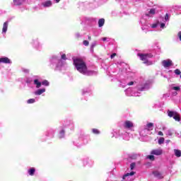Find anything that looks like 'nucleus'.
I'll use <instances>...</instances> for the list:
<instances>
[{
	"instance_id": "16",
	"label": "nucleus",
	"mask_w": 181,
	"mask_h": 181,
	"mask_svg": "<svg viewBox=\"0 0 181 181\" xmlns=\"http://www.w3.org/2000/svg\"><path fill=\"white\" fill-rule=\"evenodd\" d=\"M149 88V86L147 83H144V86L139 85L137 86V89L139 91H145V90H148Z\"/></svg>"
},
{
	"instance_id": "36",
	"label": "nucleus",
	"mask_w": 181,
	"mask_h": 181,
	"mask_svg": "<svg viewBox=\"0 0 181 181\" xmlns=\"http://www.w3.org/2000/svg\"><path fill=\"white\" fill-rule=\"evenodd\" d=\"M97 46V42H94L90 47L91 50H93V49Z\"/></svg>"
},
{
	"instance_id": "9",
	"label": "nucleus",
	"mask_w": 181,
	"mask_h": 181,
	"mask_svg": "<svg viewBox=\"0 0 181 181\" xmlns=\"http://www.w3.org/2000/svg\"><path fill=\"white\" fill-rule=\"evenodd\" d=\"M161 64L165 69H169L170 66L173 65V63L170 59H165L162 61Z\"/></svg>"
},
{
	"instance_id": "38",
	"label": "nucleus",
	"mask_w": 181,
	"mask_h": 181,
	"mask_svg": "<svg viewBox=\"0 0 181 181\" xmlns=\"http://www.w3.org/2000/svg\"><path fill=\"white\" fill-rule=\"evenodd\" d=\"M174 73H175V74H177V76H179V75L181 74V71H180V69H175V70L174 71Z\"/></svg>"
},
{
	"instance_id": "44",
	"label": "nucleus",
	"mask_w": 181,
	"mask_h": 181,
	"mask_svg": "<svg viewBox=\"0 0 181 181\" xmlns=\"http://www.w3.org/2000/svg\"><path fill=\"white\" fill-rule=\"evenodd\" d=\"M102 40H103V42H106L107 40H108V37H103V38H102Z\"/></svg>"
},
{
	"instance_id": "22",
	"label": "nucleus",
	"mask_w": 181,
	"mask_h": 181,
	"mask_svg": "<svg viewBox=\"0 0 181 181\" xmlns=\"http://www.w3.org/2000/svg\"><path fill=\"white\" fill-rule=\"evenodd\" d=\"M33 45L36 49H40V47H42V45H40V42H39V40H34L33 42Z\"/></svg>"
},
{
	"instance_id": "7",
	"label": "nucleus",
	"mask_w": 181,
	"mask_h": 181,
	"mask_svg": "<svg viewBox=\"0 0 181 181\" xmlns=\"http://www.w3.org/2000/svg\"><path fill=\"white\" fill-rule=\"evenodd\" d=\"M51 64H53L54 63H58L56 66V70H62L63 69V61L57 59V58H52Z\"/></svg>"
},
{
	"instance_id": "31",
	"label": "nucleus",
	"mask_w": 181,
	"mask_h": 181,
	"mask_svg": "<svg viewBox=\"0 0 181 181\" xmlns=\"http://www.w3.org/2000/svg\"><path fill=\"white\" fill-rule=\"evenodd\" d=\"M59 138H64V129H61L59 134Z\"/></svg>"
},
{
	"instance_id": "47",
	"label": "nucleus",
	"mask_w": 181,
	"mask_h": 181,
	"mask_svg": "<svg viewBox=\"0 0 181 181\" xmlns=\"http://www.w3.org/2000/svg\"><path fill=\"white\" fill-rule=\"evenodd\" d=\"M115 56H117V54H115V53L112 54L110 56L111 59H114Z\"/></svg>"
},
{
	"instance_id": "5",
	"label": "nucleus",
	"mask_w": 181,
	"mask_h": 181,
	"mask_svg": "<svg viewBox=\"0 0 181 181\" xmlns=\"http://www.w3.org/2000/svg\"><path fill=\"white\" fill-rule=\"evenodd\" d=\"M159 25L160 29H165V28H166V25H165V23H163L162 21L160 19H158L156 23H153V24H149L151 29H156V28H158Z\"/></svg>"
},
{
	"instance_id": "32",
	"label": "nucleus",
	"mask_w": 181,
	"mask_h": 181,
	"mask_svg": "<svg viewBox=\"0 0 181 181\" xmlns=\"http://www.w3.org/2000/svg\"><path fill=\"white\" fill-rule=\"evenodd\" d=\"M28 104H33L35 103H36V100L35 99H29L28 100H27Z\"/></svg>"
},
{
	"instance_id": "28",
	"label": "nucleus",
	"mask_w": 181,
	"mask_h": 181,
	"mask_svg": "<svg viewBox=\"0 0 181 181\" xmlns=\"http://www.w3.org/2000/svg\"><path fill=\"white\" fill-rule=\"evenodd\" d=\"M35 172H36L35 168H31L28 170V173L30 175V176H33V175H35Z\"/></svg>"
},
{
	"instance_id": "33",
	"label": "nucleus",
	"mask_w": 181,
	"mask_h": 181,
	"mask_svg": "<svg viewBox=\"0 0 181 181\" xmlns=\"http://www.w3.org/2000/svg\"><path fill=\"white\" fill-rule=\"evenodd\" d=\"M147 159H149L150 160H155V156L153 154L147 156Z\"/></svg>"
},
{
	"instance_id": "42",
	"label": "nucleus",
	"mask_w": 181,
	"mask_h": 181,
	"mask_svg": "<svg viewBox=\"0 0 181 181\" xmlns=\"http://www.w3.org/2000/svg\"><path fill=\"white\" fill-rule=\"evenodd\" d=\"M89 44H90V42H88V41H87V40L83 41L84 46H88Z\"/></svg>"
},
{
	"instance_id": "41",
	"label": "nucleus",
	"mask_w": 181,
	"mask_h": 181,
	"mask_svg": "<svg viewBox=\"0 0 181 181\" xmlns=\"http://www.w3.org/2000/svg\"><path fill=\"white\" fill-rule=\"evenodd\" d=\"M134 84H136V82L131 81L127 83V86H134Z\"/></svg>"
},
{
	"instance_id": "8",
	"label": "nucleus",
	"mask_w": 181,
	"mask_h": 181,
	"mask_svg": "<svg viewBox=\"0 0 181 181\" xmlns=\"http://www.w3.org/2000/svg\"><path fill=\"white\" fill-rule=\"evenodd\" d=\"M160 11V7H153L149 10L148 13L146 14V16H148L149 18H152L154 15H156Z\"/></svg>"
},
{
	"instance_id": "1",
	"label": "nucleus",
	"mask_w": 181,
	"mask_h": 181,
	"mask_svg": "<svg viewBox=\"0 0 181 181\" xmlns=\"http://www.w3.org/2000/svg\"><path fill=\"white\" fill-rule=\"evenodd\" d=\"M74 65L75 66L77 71L81 74H84L85 76H91L93 74V71H88L87 69V65L86 62L83 61V59L80 58H74Z\"/></svg>"
},
{
	"instance_id": "48",
	"label": "nucleus",
	"mask_w": 181,
	"mask_h": 181,
	"mask_svg": "<svg viewBox=\"0 0 181 181\" xmlns=\"http://www.w3.org/2000/svg\"><path fill=\"white\" fill-rule=\"evenodd\" d=\"M158 135H160V136H163V132H158Z\"/></svg>"
},
{
	"instance_id": "25",
	"label": "nucleus",
	"mask_w": 181,
	"mask_h": 181,
	"mask_svg": "<svg viewBox=\"0 0 181 181\" xmlns=\"http://www.w3.org/2000/svg\"><path fill=\"white\" fill-rule=\"evenodd\" d=\"M14 5H16L17 6H19L25 2V0H13Z\"/></svg>"
},
{
	"instance_id": "21",
	"label": "nucleus",
	"mask_w": 181,
	"mask_h": 181,
	"mask_svg": "<svg viewBox=\"0 0 181 181\" xmlns=\"http://www.w3.org/2000/svg\"><path fill=\"white\" fill-rule=\"evenodd\" d=\"M8 22L6 21L4 25H3V28H2V34L5 35L8 30Z\"/></svg>"
},
{
	"instance_id": "14",
	"label": "nucleus",
	"mask_w": 181,
	"mask_h": 181,
	"mask_svg": "<svg viewBox=\"0 0 181 181\" xmlns=\"http://www.w3.org/2000/svg\"><path fill=\"white\" fill-rule=\"evenodd\" d=\"M0 63H4V64H11L12 62L11 61V59H9V58L4 57L0 58Z\"/></svg>"
},
{
	"instance_id": "24",
	"label": "nucleus",
	"mask_w": 181,
	"mask_h": 181,
	"mask_svg": "<svg viewBox=\"0 0 181 181\" xmlns=\"http://www.w3.org/2000/svg\"><path fill=\"white\" fill-rule=\"evenodd\" d=\"M177 113V112L176 111H170V110L167 111V114H168V117H170V118H172V117L173 118L176 115Z\"/></svg>"
},
{
	"instance_id": "49",
	"label": "nucleus",
	"mask_w": 181,
	"mask_h": 181,
	"mask_svg": "<svg viewBox=\"0 0 181 181\" xmlns=\"http://www.w3.org/2000/svg\"><path fill=\"white\" fill-rule=\"evenodd\" d=\"M54 2H56V4H59V2H60V0H54Z\"/></svg>"
},
{
	"instance_id": "30",
	"label": "nucleus",
	"mask_w": 181,
	"mask_h": 181,
	"mask_svg": "<svg viewBox=\"0 0 181 181\" xmlns=\"http://www.w3.org/2000/svg\"><path fill=\"white\" fill-rule=\"evenodd\" d=\"M175 121H177V122H180V115L179 113H176V115L173 117Z\"/></svg>"
},
{
	"instance_id": "43",
	"label": "nucleus",
	"mask_w": 181,
	"mask_h": 181,
	"mask_svg": "<svg viewBox=\"0 0 181 181\" xmlns=\"http://www.w3.org/2000/svg\"><path fill=\"white\" fill-rule=\"evenodd\" d=\"M22 70H23V73H29V69H23Z\"/></svg>"
},
{
	"instance_id": "29",
	"label": "nucleus",
	"mask_w": 181,
	"mask_h": 181,
	"mask_svg": "<svg viewBox=\"0 0 181 181\" xmlns=\"http://www.w3.org/2000/svg\"><path fill=\"white\" fill-rule=\"evenodd\" d=\"M174 153H175V156H177V158H180V156H181V151L180 150L175 149Z\"/></svg>"
},
{
	"instance_id": "10",
	"label": "nucleus",
	"mask_w": 181,
	"mask_h": 181,
	"mask_svg": "<svg viewBox=\"0 0 181 181\" xmlns=\"http://www.w3.org/2000/svg\"><path fill=\"white\" fill-rule=\"evenodd\" d=\"M123 127L126 129H132V128H134V122L129 120H126L123 124Z\"/></svg>"
},
{
	"instance_id": "23",
	"label": "nucleus",
	"mask_w": 181,
	"mask_h": 181,
	"mask_svg": "<svg viewBox=\"0 0 181 181\" xmlns=\"http://www.w3.org/2000/svg\"><path fill=\"white\" fill-rule=\"evenodd\" d=\"M153 175L155 177H157V179H162V177H163V175H162V173L159 171H154Z\"/></svg>"
},
{
	"instance_id": "12",
	"label": "nucleus",
	"mask_w": 181,
	"mask_h": 181,
	"mask_svg": "<svg viewBox=\"0 0 181 181\" xmlns=\"http://www.w3.org/2000/svg\"><path fill=\"white\" fill-rule=\"evenodd\" d=\"M134 175H135V172L132 171L131 173H128L127 174H125L122 179L123 180H127V181H131L132 180V178H131V176H134Z\"/></svg>"
},
{
	"instance_id": "3",
	"label": "nucleus",
	"mask_w": 181,
	"mask_h": 181,
	"mask_svg": "<svg viewBox=\"0 0 181 181\" xmlns=\"http://www.w3.org/2000/svg\"><path fill=\"white\" fill-rule=\"evenodd\" d=\"M136 88H129L125 90L126 95L128 97H139L141 95V93L135 92Z\"/></svg>"
},
{
	"instance_id": "17",
	"label": "nucleus",
	"mask_w": 181,
	"mask_h": 181,
	"mask_svg": "<svg viewBox=\"0 0 181 181\" xmlns=\"http://www.w3.org/2000/svg\"><path fill=\"white\" fill-rule=\"evenodd\" d=\"M160 21L163 23H165V26H166V22H169V14L166 13L165 18L161 17L159 18Z\"/></svg>"
},
{
	"instance_id": "6",
	"label": "nucleus",
	"mask_w": 181,
	"mask_h": 181,
	"mask_svg": "<svg viewBox=\"0 0 181 181\" xmlns=\"http://www.w3.org/2000/svg\"><path fill=\"white\" fill-rule=\"evenodd\" d=\"M153 129V123H148L144 129H142L140 132V135H142V136L146 135L145 132H149V131H152Z\"/></svg>"
},
{
	"instance_id": "20",
	"label": "nucleus",
	"mask_w": 181,
	"mask_h": 181,
	"mask_svg": "<svg viewBox=\"0 0 181 181\" xmlns=\"http://www.w3.org/2000/svg\"><path fill=\"white\" fill-rule=\"evenodd\" d=\"M52 5H53V3L50 0L44 1L42 3V6H44V8H50V6H52Z\"/></svg>"
},
{
	"instance_id": "52",
	"label": "nucleus",
	"mask_w": 181,
	"mask_h": 181,
	"mask_svg": "<svg viewBox=\"0 0 181 181\" xmlns=\"http://www.w3.org/2000/svg\"><path fill=\"white\" fill-rule=\"evenodd\" d=\"M76 36L78 37V36H80L78 34H76Z\"/></svg>"
},
{
	"instance_id": "35",
	"label": "nucleus",
	"mask_w": 181,
	"mask_h": 181,
	"mask_svg": "<svg viewBox=\"0 0 181 181\" xmlns=\"http://www.w3.org/2000/svg\"><path fill=\"white\" fill-rule=\"evenodd\" d=\"M92 132H93V134H95V135H98V134H100V131L97 129H93Z\"/></svg>"
},
{
	"instance_id": "27",
	"label": "nucleus",
	"mask_w": 181,
	"mask_h": 181,
	"mask_svg": "<svg viewBox=\"0 0 181 181\" xmlns=\"http://www.w3.org/2000/svg\"><path fill=\"white\" fill-rule=\"evenodd\" d=\"M34 84L36 86V88H40L42 87V83L37 79L34 80Z\"/></svg>"
},
{
	"instance_id": "13",
	"label": "nucleus",
	"mask_w": 181,
	"mask_h": 181,
	"mask_svg": "<svg viewBox=\"0 0 181 181\" xmlns=\"http://www.w3.org/2000/svg\"><path fill=\"white\" fill-rule=\"evenodd\" d=\"M149 28H151V26L148 22H146L145 23H141V30H143V32L146 33V32L148 31Z\"/></svg>"
},
{
	"instance_id": "46",
	"label": "nucleus",
	"mask_w": 181,
	"mask_h": 181,
	"mask_svg": "<svg viewBox=\"0 0 181 181\" xmlns=\"http://www.w3.org/2000/svg\"><path fill=\"white\" fill-rule=\"evenodd\" d=\"M178 37L180 40L181 41V31L178 33Z\"/></svg>"
},
{
	"instance_id": "37",
	"label": "nucleus",
	"mask_w": 181,
	"mask_h": 181,
	"mask_svg": "<svg viewBox=\"0 0 181 181\" xmlns=\"http://www.w3.org/2000/svg\"><path fill=\"white\" fill-rule=\"evenodd\" d=\"M41 84H42V86H49V81H47V80H45V81H43L42 82Z\"/></svg>"
},
{
	"instance_id": "50",
	"label": "nucleus",
	"mask_w": 181,
	"mask_h": 181,
	"mask_svg": "<svg viewBox=\"0 0 181 181\" xmlns=\"http://www.w3.org/2000/svg\"><path fill=\"white\" fill-rule=\"evenodd\" d=\"M88 40H91V37L90 36L88 37Z\"/></svg>"
},
{
	"instance_id": "40",
	"label": "nucleus",
	"mask_w": 181,
	"mask_h": 181,
	"mask_svg": "<svg viewBox=\"0 0 181 181\" xmlns=\"http://www.w3.org/2000/svg\"><path fill=\"white\" fill-rule=\"evenodd\" d=\"M173 90H174L175 91H179L180 90V87L174 86V87H173Z\"/></svg>"
},
{
	"instance_id": "26",
	"label": "nucleus",
	"mask_w": 181,
	"mask_h": 181,
	"mask_svg": "<svg viewBox=\"0 0 181 181\" xmlns=\"http://www.w3.org/2000/svg\"><path fill=\"white\" fill-rule=\"evenodd\" d=\"M105 23V20L104 18H100L98 21V26H99V28H103V26H104Z\"/></svg>"
},
{
	"instance_id": "4",
	"label": "nucleus",
	"mask_w": 181,
	"mask_h": 181,
	"mask_svg": "<svg viewBox=\"0 0 181 181\" xmlns=\"http://www.w3.org/2000/svg\"><path fill=\"white\" fill-rule=\"evenodd\" d=\"M137 56H139V57H140V59L142 60L143 62H144L145 64H152L151 62H149L148 60V59H151V57H152V54H138Z\"/></svg>"
},
{
	"instance_id": "15",
	"label": "nucleus",
	"mask_w": 181,
	"mask_h": 181,
	"mask_svg": "<svg viewBox=\"0 0 181 181\" xmlns=\"http://www.w3.org/2000/svg\"><path fill=\"white\" fill-rule=\"evenodd\" d=\"M82 163L83 166H91V163H93V162L88 158H86L82 160Z\"/></svg>"
},
{
	"instance_id": "39",
	"label": "nucleus",
	"mask_w": 181,
	"mask_h": 181,
	"mask_svg": "<svg viewBox=\"0 0 181 181\" xmlns=\"http://www.w3.org/2000/svg\"><path fill=\"white\" fill-rule=\"evenodd\" d=\"M135 166H136L135 163H132L130 165V169H131V170H134V169H135Z\"/></svg>"
},
{
	"instance_id": "19",
	"label": "nucleus",
	"mask_w": 181,
	"mask_h": 181,
	"mask_svg": "<svg viewBox=\"0 0 181 181\" xmlns=\"http://www.w3.org/2000/svg\"><path fill=\"white\" fill-rule=\"evenodd\" d=\"M81 141H82L83 145H87V144H88V142H90V136H83L81 138Z\"/></svg>"
},
{
	"instance_id": "34",
	"label": "nucleus",
	"mask_w": 181,
	"mask_h": 181,
	"mask_svg": "<svg viewBox=\"0 0 181 181\" xmlns=\"http://www.w3.org/2000/svg\"><path fill=\"white\" fill-rule=\"evenodd\" d=\"M163 142H165V138L160 137V138L158 139V144H159V145H162V144H163Z\"/></svg>"
},
{
	"instance_id": "18",
	"label": "nucleus",
	"mask_w": 181,
	"mask_h": 181,
	"mask_svg": "<svg viewBox=\"0 0 181 181\" xmlns=\"http://www.w3.org/2000/svg\"><path fill=\"white\" fill-rule=\"evenodd\" d=\"M43 93H46V88H43L41 89H38L34 92L35 95H42Z\"/></svg>"
},
{
	"instance_id": "11",
	"label": "nucleus",
	"mask_w": 181,
	"mask_h": 181,
	"mask_svg": "<svg viewBox=\"0 0 181 181\" xmlns=\"http://www.w3.org/2000/svg\"><path fill=\"white\" fill-rule=\"evenodd\" d=\"M163 153V150L162 148L153 149L151 151V155H155L156 156H160Z\"/></svg>"
},
{
	"instance_id": "2",
	"label": "nucleus",
	"mask_w": 181,
	"mask_h": 181,
	"mask_svg": "<svg viewBox=\"0 0 181 181\" xmlns=\"http://www.w3.org/2000/svg\"><path fill=\"white\" fill-rule=\"evenodd\" d=\"M112 138H122V139H124V141H129V134L128 132L122 131V130H118L117 132H112Z\"/></svg>"
},
{
	"instance_id": "45",
	"label": "nucleus",
	"mask_w": 181,
	"mask_h": 181,
	"mask_svg": "<svg viewBox=\"0 0 181 181\" xmlns=\"http://www.w3.org/2000/svg\"><path fill=\"white\" fill-rule=\"evenodd\" d=\"M61 57L62 60H66V54H62Z\"/></svg>"
},
{
	"instance_id": "51",
	"label": "nucleus",
	"mask_w": 181,
	"mask_h": 181,
	"mask_svg": "<svg viewBox=\"0 0 181 181\" xmlns=\"http://www.w3.org/2000/svg\"><path fill=\"white\" fill-rule=\"evenodd\" d=\"M168 134V135H172V133H170V132H169Z\"/></svg>"
}]
</instances>
